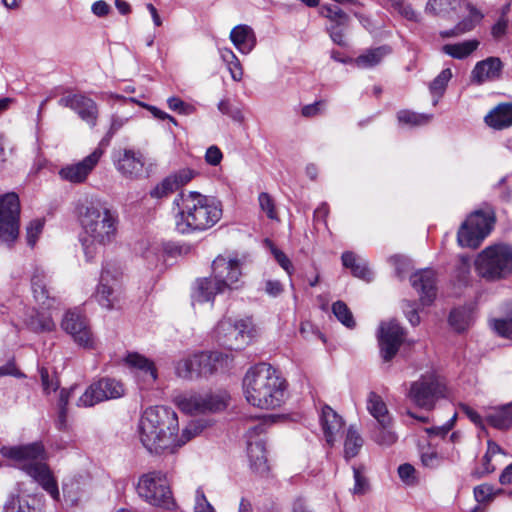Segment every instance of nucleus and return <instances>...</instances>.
I'll list each match as a JSON object with an SVG mask.
<instances>
[{"mask_svg":"<svg viewBox=\"0 0 512 512\" xmlns=\"http://www.w3.org/2000/svg\"><path fill=\"white\" fill-rule=\"evenodd\" d=\"M179 422L174 410L166 406L148 407L141 415L137 433L143 447L151 454L175 452Z\"/></svg>","mask_w":512,"mask_h":512,"instance_id":"f257e3e1","label":"nucleus"},{"mask_svg":"<svg viewBox=\"0 0 512 512\" xmlns=\"http://www.w3.org/2000/svg\"><path fill=\"white\" fill-rule=\"evenodd\" d=\"M246 401L260 409H275L285 400L287 383L270 364L259 363L249 368L243 381Z\"/></svg>","mask_w":512,"mask_h":512,"instance_id":"f03ea898","label":"nucleus"},{"mask_svg":"<svg viewBox=\"0 0 512 512\" xmlns=\"http://www.w3.org/2000/svg\"><path fill=\"white\" fill-rule=\"evenodd\" d=\"M83 229L80 241L88 260H92L111 243L117 233V216L100 203H90L80 212Z\"/></svg>","mask_w":512,"mask_h":512,"instance_id":"7ed1b4c3","label":"nucleus"},{"mask_svg":"<svg viewBox=\"0 0 512 512\" xmlns=\"http://www.w3.org/2000/svg\"><path fill=\"white\" fill-rule=\"evenodd\" d=\"M175 202L179 206L176 225L181 232L207 230L222 217L221 203L199 192L181 194Z\"/></svg>","mask_w":512,"mask_h":512,"instance_id":"20e7f679","label":"nucleus"},{"mask_svg":"<svg viewBox=\"0 0 512 512\" xmlns=\"http://www.w3.org/2000/svg\"><path fill=\"white\" fill-rule=\"evenodd\" d=\"M1 453L3 456L14 460L15 466L38 482L53 499H59L57 482L48 466L43 462L46 454L41 442L14 447H2Z\"/></svg>","mask_w":512,"mask_h":512,"instance_id":"39448f33","label":"nucleus"},{"mask_svg":"<svg viewBox=\"0 0 512 512\" xmlns=\"http://www.w3.org/2000/svg\"><path fill=\"white\" fill-rule=\"evenodd\" d=\"M477 273L486 279L495 280L512 273V247L496 244L486 247L475 261Z\"/></svg>","mask_w":512,"mask_h":512,"instance_id":"423d86ee","label":"nucleus"},{"mask_svg":"<svg viewBox=\"0 0 512 512\" xmlns=\"http://www.w3.org/2000/svg\"><path fill=\"white\" fill-rule=\"evenodd\" d=\"M229 395L226 391L187 393L175 399L178 408L191 415L220 412L226 409Z\"/></svg>","mask_w":512,"mask_h":512,"instance_id":"0eeeda50","label":"nucleus"},{"mask_svg":"<svg viewBox=\"0 0 512 512\" xmlns=\"http://www.w3.org/2000/svg\"><path fill=\"white\" fill-rule=\"evenodd\" d=\"M254 331L250 318L238 320L224 318L215 329L218 341L230 350L243 349L253 338Z\"/></svg>","mask_w":512,"mask_h":512,"instance_id":"6e6552de","label":"nucleus"},{"mask_svg":"<svg viewBox=\"0 0 512 512\" xmlns=\"http://www.w3.org/2000/svg\"><path fill=\"white\" fill-rule=\"evenodd\" d=\"M138 495L153 506L171 508L174 500L166 476L161 472H149L139 478Z\"/></svg>","mask_w":512,"mask_h":512,"instance_id":"1a4fd4ad","label":"nucleus"},{"mask_svg":"<svg viewBox=\"0 0 512 512\" xmlns=\"http://www.w3.org/2000/svg\"><path fill=\"white\" fill-rule=\"evenodd\" d=\"M445 385L435 373L422 375L414 381L408 393L410 400L418 407L431 410L438 399L444 397Z\"/></svg>","mask_w":512,"mask_h":512,"instance_id":"9d476101","label":"nucleus"},{"mask_svg":"<svg viewBox=\"0 0 512 512\" xmlns=\"http://www.w3.org/2000/svg\"><path fill=\"white\" fill-rule=\"evenodd\" d=\"M125 395L124 384L114 378H101L90 384L77 400L78 407H92L100 402L118 399Z\"/></svg>","mask_w":512,"mask_h":512,"instance_id":"9b49d317","label":"nucleus"},{"mask_svg":"<svg viewBox=\"0 0 512 512\" xmlns=\"http://www.w3.org/2000/svg\"><path fill=\"white\" fill-rule=\"evenodd\" d=\"M492 218L482 211L470 214L457 233V241L462 247L477 248L492 228Z\"/></svg>","mask_w":512,"mask_h":512,"instance_id":"f8f14e48","label":"nucleus"},{"mask_svg":"<svg viewBox=\"0 0 512 512\" xmlns=\"http://www.w3.org/2000/svg\"><path fill=\"white\" fill-rule=\"evenodd\" d=\"M20 202L15 193L0 196V240L14 242L19 235Z\"/></svg>","mask_w":512,"mask_h":512,"instance_id":"ddd939ff","label":"nucleus"},{"mask_svg":"<svg viewBox=\"0 0 512 512\" xmlns=\"http://www.w3.org/2000/svg\"><path fill=\"white\" fill-rule=\"evenodd\" d=\"M265 429V422L263 420H258L248 426L246 432L247 455L250 461V466L258 473L268 471L265 443L263 439L260 438V435L265 432Z\"/></svg>","mask_w":512,"mask_h":512,"instance_id":"4468645a","label":"nucleus"},{"mask_svg":"<svg viewBox=\"0 0 512 512\" xmlns=\"http://www.w3.org/2000/svg\"><path fill=\"white\" fill-rule=\"evenodd\" d=\"M61 327L79 346L85 348L93 347L94 339L88 321L78 311H67L61 321Z\"/></svg>","mask_w":512,"mask_h":512,"instance_id":"2eb2a0df","label":"nucleus"},{"mask_svg":"<svg viewBox=\"0 0 512 512\" xmlns=\"http://www.w3.org/2000/svg\"><path fill=\"white\" fill-rule=\"evenodd\" d=\"M378 343L384 361H390L398 352L403 340V328L396 321L382 322L378 330Z\"/></svg>","mask_w":512,"mask_h":512,"instance_id":"dca6fc26","label":"nucleus"},{"mask_svg":"<svg viewBox=\"0 0 512 512\" xmlns=\"http://www.w3.org/2000/svg\"><path fill=\"white\" fill-rule=\"evenodd\" d=\"M241 275V262L237 258L219 255L212 263V276L227 290L238 287Z\"/></svg>","mask_w":512,"mask_h":512,"instance_id":"f3484780","label":"nucleus"},{"mask_svg":"<svg viewBox=\"0 0 512 512\" xmlns=\"http://www.w3.org/2000/svg\"><path fill=\"white\" fill-rule=\"evenodd\" d=\"M58 104L62 107L70 108L75 111L77 115L90 127L96 126L99 111L98 105L93 99L80 93L68 94L61 97Z\"/></svg>","mask_w":512,"mask_h":512,"instance_id":"a211bd4d","label":"nucleus"},{"mask_svg":"<svg viewBox=\"0 0 512 512\" xmlns=\"http://www.w3.org/2000/svg\"><path fill=\"white\" fill-rule=\"evenodd\" d=\"M94 298L101 307L107 310L116 308L119 302V284L117 277L107 267L102 269Z\"/></svg>","mask_w":512,"mask_h":512,"instance_id":"6ab92c4d","label":"nucleus"},{"mask_svg":"<svg viewBox=\"0 0 512 512\" xmlns=\"http://www.w3.org/2000/svg\"><path fill=\"white\" fill-rule=\"evenodd\" d=\"M124 361L134 372L140 389H148L155 383L157 370L151 360L137 352H131L127 354Z\"/></svg>","mask_w":512,"mask_h":512,"instance_id":"aec40b11","label":"nucleus"},{"mask_svg":"<svg viewBox=\"0 0 512 512\" xmlns=\"http://www.w3.org/2000/svg\"><path fill=\"white\" fill-rule=\"evenodd\" d=\"M102 155L103 150L101 148H96L83 160L61 168L59 175L63 180L69 181L71 183H83L87 179L88 175L96 167Z\"/></svg>","mask_w":512,"mask_h":512,"instance_id":"412c9836","label":"nucleus"},{"mask_svg":"<svg viewBox=\"0 0 512 512\" xmlns=\"http://www.w3.org/2000/svg\"><path fill=\"white\" fill-rule=\"evenodd\" d=\"M31 289L35 301L43 309L57 308L60 304L59 299L52 295L48 287V277L42 268L36 267L31 275Z\"/></svg>","mask_w":512,"mask_h":512,"instance_id":"4be33fe9","label":"nucleus"},{"mask_svg":"<svg viewBox=\"0 0 512 512\" xmlns=\"http://www.w3.org/2000/svg\"><path fill=\"white\" fill-rule=\"evenodd\" d=\"M411 286L419 294L423 305H430L437 293L436 274L431 269H422L410 276Z\"/></svg>","mask_w":512,"mask_h":512,"instance_id":"5701e85b","label":"nucleus"},{"mask_svg":"<svg viewBox=\"0 0 512 512\" xmlns=\"http://www.w3.org/2000/svg\"><path fill=\"white\" fill-rule=\"evenodd\" d=\"M503 63L498 57H488L477 62L471 71L470 81L476 85H482L501 77Z\"/></svg>","mask_w":512,"mask_h":512,"instance_id":"b1692460","label":"nucleus"},{"mask_svg":"<svg viewBox=\"0 0 512 512\" xmlns=\"http://www.w3.org/2000/svg\"><path fill=\"white\" fill-rule=\"evenodd\" d=\"M144 168V161L139 152L125 149L116 162V169L125 177L138 178Z\"/></svg>","mask_w":512,"mask_h":512,"instance_id":"393cba45","label":"nucleus"},{"mask_svg":"<svg viewBox=\"0 0 512 512\" xmlns=\"http://www.w3.org/2000/svg\"><path fill=\"white\" fill-rule=\"evenodd\" d=\"M321 426L324 432L326 442L333 446L337 434L342 430L344 421L331 407L324 406L320 416Z\"/></svg>","mask_w":512,"mask_h":512,"instance_id":"a878e982","label":"nucleus"},{"mask_svg":"<svg viewBox=\"0 0 512 512\" xmlns=\"http://www.w3.org/2000/svg\"><path fill=\"white\" fill-rule=\"evenodd\" d=\"M485 123L495 129L503 130L512 126V102H503L495 106L484 118Z\"/></svg>","mask_w":512,"mask_h":512,"instance_id":"bb28decb","label":"nucleus"},{"mask_svg":"<svg viewBox=\"0 0 512 512\" xmlns=\"http://www.w3.org/2000/svg\"><path fill=\"white\" fill-rule=\"evenodd\" d=\"M464 8L468 12V14L460 22H458L457 25L452 29L441 31L440 36L442 38L460 36L464 33L473 30L476 24L480 22L483 15L475 7L467 3L464 5Z\"/></svg>","mask_w":512,"mask_h":512,"instance_id":"cd10ccee","label":"nucleus"},{"mask_svg":"<svg viewBox=\"0 0 512 512\" xmlns=\"http://www.w3.org/2000/svg\"><path fill=\"white\" fill-rule=\"evenodd\" d=\"M226 290L213 276L203 278L197 281L193 299L198 303L213 301L217 294L224 293Z\"/></svg>","mask_w":512,"mask_h":512,"instance_id":"c85d7f7f","label":"nucleus"},{"mask_svg":"<svg viewBox=\"0 0 512 512\" xmlns=\"http://www.w3.org/2000/svg\"><path fill=\"white\" fill-rule=\"evenodd\" d=\"M230 39L235 47L244 54L250 53L256 45L253 29L247 25H238L230 33Z\"/></svg>","mask_w":512,"mask_h":512,"instance_id":"c756f323","label":"nucleus"},{"mask_svg":"<svg viewBox=\"0 0 512 512\" xmlns=\"http://www.w3.org/2000/svg\"><path fill=\"white\" fill-rule=\"evenodd\" d=\"M220 354L218 352H202L193 355L191 363H193L195 376H206L212 374L216 369Z\"/></svg>","mask_w":512,"mask_h":512,"instance_id":"7c9ffc66","label":"nucleus"},{"mask_svg":"<svg viewBox=\"0 0 512 512\" xmlns=\"http://www.w3.org/2000/svg\"><path fill=\"white\" fill-rule=\"evenodd\" d=\"M480 45L477 39H469L454 44H445L441 50L444 54L458 60L466 59L475 52Z\"/></svg>","mask_w":512,"mask_h":512,"instance_id":"2f4dec72","label":"nucleus"},{"mask_svg":"<svg viewBox=\"0 0 512 512\" xmlns=\"http://www.w3.org/2000/svg\"><path fill=\"white\" fill-rule=\"evenodd\" d=\"M28 329L36 333L51 332L55 329V323L48 313L33 310L25 319Z\"/></svg>","mask_w":512,"mask_h":512,"instance_id":"473e14b6","label":"nucleus"},{"mask_svg":"<svg viewBox=\"0 0 512 512\" xmlns=\"http://www.w3.org/2000/svg\"><path fill=\"white\" fill-rule=\"evenodd\" d=\"M391 52L388 46L372 48L359 55L354 63L358 68H371L378 65Z\"/></svg>","mask_w":512,"mask_h":512,"instance_id":"72a5a7b5","label":"nucleus"},{"mask_svg":"<svg viewBox=\"0 0 512 512\" xmlns=\"http://www.w3.org/2000/svg\"><path fill=\"white\" fill-rule=\"evenodd\" d=\"M367 410L376 419L377 423L384 424L392 420L382 397L375 392H370L368 395Z\"/></svg>","mask_w":512,"mask_h":512,"instance_id":"f704fd0d","label":"nucleus"},{"mask_svg":"<svg viewBox=\"0 0 512 512\" xmlns=\"http://www.w3.org/2000/svg\"><path fill=\"white\" fill-rule=\"evenodd\" d=\"M372 439L375 443L383 447H389L398 440V435L393 430V420L387 423H377L373 432Z\"/></svg>","mask_w":512,"mask_h":512,"instance_id":"c9c22d12","label":"nucleus"},{"mask_svg":"<svg viewBox=\"0 0 512 512\" xmlns=\"http://www.w3.org/2000/svg\"><path fill=\"white\" fill-rule=\"evenodd\" d=\"M487 422L497 429L510 428L512 426V402L490 412Z\"/></svg>","mask_w":512,"mask_h":512,"instance_id":"e433bc0d","label":"nucleus"},{"mask_svg":"<svg viewBox=\"0 0 512 512\" xmlns=\"http://www.w3.org/2000/svg\"><path fill=\"white\" fill-rule=\"evenodd\" d=\"M457 8H462L460 0H428L425 11L435 16L447 17Z\"/></svg>","mask_w":512,"mask_h":512,"instance_id":"4c0bfd02","label":"nucleus"},{"mask_svg":"<svg viewBox=\"0 0 512 512\" xmlns=\"http://www.w3.org/2000/svg\"><path fill=\"white\" fill-rule=\"evenodd\" d=\"M363 446V439L354 428L350 426L348 428L345 442H344V457L348 461L358 455L360 449Z\"/></svg>","mask_w":512,"mask_h":512,"instance_id":"58836bf2","label":"nucleus"},{"mask_svg":"<svg viewBox=\"0 0 512 512\" xmlns=\"http://www.w3.org/2000/svg\"><path fill=\"white\" fill-rule=\"evenodd\" d=\"M220 56L223 62L226 64L231 78L237 82L241 81L243 78V69L239 59L234 54V52L229 48H222L220 49Z\"/></svg>","mask_w":512,"mask_h":512,"instance_id":"ea45409f","label":"nucleus"},{"mask_svg":"<svg viewBox=\"0 0 512 512\" xmlns=\"http://www.w3.org/2000/svg\"><path fill=\"white\" fill-rule=\"evenodd\" d=\"M452 78V71L450 68L443 69L429 84L430 93L433 96H436L433 104L436 105L438 103V99L443 96L448 82Z\"/></svg>","mask_w":512,"mask_h":512,"instance_id":"a19ab883","label":"nucleus"},{"mask_svg":"<svg viewBox=\"0 0 512 512\" xmlns=\"http://www.w3.org/2000/svg\"><path fill=\"white\" fill-rule=\"evenodd\" d=\"M398 122L402 125L415 127L428 124L431 119V114H420L410 110H401L397 113Z\"/></svg>","mask_w":512,"mask_h":512,"instance_id":"79ce46f5","label":"nucleus"},{"mask_svg":"<svg viewBox=\"0 0 512 512\" xmlns=\"http://www.w3.org/2000/svg\"><path fill=\"white\" fill-rule=\"evenodd\" d=\"M76 387L73 386L70 389H61L59 400H58V416L56 420V426L59 430H65L67 428V406L70 397Z\"/></svg>","mask_w":512,"mask_h":512,"instance_id":"37998d69","label":"nucleus"},{"mask_svg":"<svg viewBox=\"0 0 512 512\" xmlns=\"http://www.w3.org/2000/svg\"><path fill=\"white\" fill-rule=\"evenodd\" d=\"M332 312L335 317L346 327L354 328L355 320L353 318L352 312L343 301H336L332 305Z\"/></svg>","mask_w":512,"mask_h":512,"instance_id":"c03bdc74","label":"nucleus"},{"mask_svg":"<svg viewBox=\"0 0 512 512\" xmlns=\"http://www.w3.org/2000/svg\"><path fill=\"white\" fill-rule=\"evenodd\" d=\"M510 9L511 4H505L501 9V13L497 21L492 26L491 34L495 39H501L506 34L509 23L508 13L510 12Z\"/></svg>","mask_w":512,"mask_h":512,"instance_id":"a18cd8bd","label":"nucleus"},{"mask_svg":"<svg viewBox=\"0 0 512 512\" xmlns=\"http://www.w3.org/2000/svg\"><path fill=\"white\" fill-rule=\"evenodd\" d=\"M203 429V426L198 424L197 422H190L182 431V434L178 436V432H176V445L175 451L186 444L193 437L198 435Z\"/></svg>","mask_w":512,"mask_h":512,"instance_id":"49530a36","label":"nucleus"},{"mask_svg":"<svg viewBox=\"0 0 512 512\" xmlns=\"http://www.w3.org/2000/svg\"><path fill=\"white\" fill-rule=\"evenodd\" d=\"M176 189L173 185V181L170 180L169 176L164 178L160 183H158L153 189L150 190L149 195L151 198L154 199H162L173 192H175Z\"/></svg>","mask_w":512,"mask_h":512,"instance_id":"de8ad7c7","label":"nucleus"},{"mask_svg":"<svg viewBox=\"0 0 512 512\" xmlns=\"http://www.w3.org/2000/svg\"><path fill=\"white\" fill-rule=\"evenodd\" d=\"M449 323L457 332H462L469 325V316L465 310L454 309L450 313Z\"/></svg>","mask_w":512,"mask_h":512,"instance_id":"09e8293b","label":"nucleus"},{"mask_svg":"<svg viewBox=\"0 0 512 512\" xmlns=\"http://www.w3.org/2000/svg\"><path fill=\"white\" fill-rule=\"evenodd\" d=\"M44 219L32 220L26 228V240L30 247H34L44 227Z\"/></svg>","mask_w":512,"mask_h":512,"instance_id":"8fccbe9b","label":"nucleus"},{"mask_svg":"<svg viewBox=\"0 0 512 512\" xmlns=\"http://www.w3.org/2000/svg\"><path fill=\"white\" fill-rule=\"evenodd\" d=\"M387 4L407 20L417 21L416 12L404 0H387Z\"/></svg>","mask_w":512,"mask_h":512,"instance_id":"3c124183","label":"nucleus"},{"mask_svg":"<svg viewBox=\"0 0 512 512\" xmlns=\"http://www.w3.org/2000/svg\"><path fill=\"white\" fill-rule=\"evenodd\" d=\"M493 328L500 336L512 340V308L505 319L493 321Z\"/></svg>","mask_w":512,"mask_h":512,"instance_id":"603ef678","label":"nucleus"},{"mask_svg":"<svg viewBox=\"0 0 512 512\" xmlns=\"http://www.w3.org/2000/svg\"><path fill=\"white\" fill-rule=\"evenodd\" d=\"M3 512H34V508L20 497L10 496L5 503Z\"/></svg>","mask_w":512,"mask_h":512,"instance_id":"864d4df0","label":"nucleus"},{"mask_svg":"<svg viewBox=\"0 0 512 512\" xmlns=\"http://www.w3.org/2000/svg\"><path fill=\"white\" fill-rule=\"evenodd\" d=\"M258 202H259L260 209L264 213H266V215L269 219H272V220L278 219L277 212L275 209L274 200L268 193H266V192L260 193L258 196Z\"/></svg>","mask_w":512,"mask_h":512,"instance_id":"5fc2aeb1","label":"nucleus"},{"mask_svg":"<svg viewBox=\"0 0 512 512\" xmlns=\"http://www.w3.org/2000/svg\"><path fill=\"white\" fill-rule=\"evenodd\" d=\"M194 176L195 173L193 170L184 168L169 175V178L171 181H173L175 189L178 190L182 186L186 185L189 181H191Z\"/></svg>","mask_w":512,"mask_h":512,"instance_id":"6e6d98bb","label":"nucleus"},{"mask_svg":"<svg viewBox=\"0 0 512 512\" xmlns=\"http://www.w3.org/2000/svg\"><path fill=\"white\" fill-rule=\"evenodd\" d=\"M40 376L42 381V387L46 394H50L51 392H55L59 386L60 382L56 376H49V372L46 368L42 367L40 369Z\"/></svg>","mask_w":512,"mask_h":512,"instance_id":"4d7b16f0","label":"nucleus"},{"mask_svg":"<svg viewBox=\"0 0 512 512\" xmlns=\"http://www.w3.org/2000/svg\"><path fill=\"white\" fill-rule=\"evenodd\" d=\"M325 16L334 21L338 26H345L348 22L347 14L338 6L333 5L325 8Z\"/></svg>","mask_w":512,"mask_h":512,"instance_id":"13d9d810","label":"nucleus"},{"mask_svg":"<svg viewBox=\"0 0 512 512\" xmlns=\"http://www.w3.org/2000/svg\"><path fill=\"white\" fill-rule=\"evenodd\" d=\"M143 257L150 267H157L164 254L159 246H151L144 252Z\"/></svg>","mask_w":512,"mask_h":512,"instance_id":"bf43d9fd","label":"nucleus"},{"mask_svg":"<svg viewBox=\"0 0 512 512\" xmlns=\"http://www.w3.org/2000/svg\"><path fill=\"white\" fill-rule=\"evenodd\" d=\"M176 373L181 378H193L195 377L193 363L191 358H185L180 360L176 365Z\"/></svg>","mask_w":512,"mask_h":512,"instance_id":"052dcab7","label":"nucleus"},{"mask_svg":"<svg viewBox=\"0 0 512 512\" xmlns=\"http://www.w3.org/2000/svg\"><path fill=\"white\" fill-rule=\"evenodd\" d=\"M194 510L195 512H215L212 505L207 501L201 488L196 490Z\"/></svg>","mask_w":512,"mask_h":512,"instance_id":"680f3d73","label":"nucleus"},{"mask_svg":"<svg viewBox=\"0 0 512 512\" xmlns=\"http://www.w3.org/2000/svg\"><path fill=\"white\" fill-rule=\"evenodd\" d=\"M271 252L275 258V260L277 261V263L289 274L291 275L294 268H293V265L290 261V259L285 255L284 252H282L281 250H279L278 248L272 246L271 247Z\"/></svg>","mask_w":512,"mask_h":512,"instance_id":"e2e57ef3","label":"nucleus"},{"mask_svg":"<svg viewBox=\"0 0 512 512\" xmlns=\"http://www.w3.org/2000/svg\"><path fill=\"white\" fill-rule=\"evenodd\" d=\"M300 333L303 336V338L307 340H311L313 337L321 339L323 342H325L324 335L315 328L310 322H303L300 326Z\"/></svg>","mask_w":512,"mask_h":512,"instance_id":"0e129e2a","label":"nucleus"},{"mask_svg":"<svg viewBox=\"0 0 512 512\" xmlns=\"http://www.w3.org/2000/svg\"><path fill=\"white\" fill-rule=\"evenodd\" d=\"M474 496L477 502L490 501L493 498V487L482 484L474 488Z\"/></svg>","mask_w":512,"mask_h":512,"instance_id":"69168bd1","label":"nucleus"},{"mask_svg":"<svg viewBox=\"0 0 512 512\" xmlns=\"http://www.w3.org/2000/svg\"><path fill=\"white\" fill-rule=\"evenodd\" d=\"M421 460L424 466L435 468L441 464L442 457L436 451L428 450L422 453Z\"/></svg>","mask_w":512,"mask_h":512,"instance_id":"338daca9","label":"nucleus"},{"mask_svg":"<svg viewBox=\"0 0 512 512\" xmlns=\"http://www.w3.org/2000/svg\"><path fill=\"white\" fill-rule=\"evenodd\" d=\"M291 512H314V510L306 498L298 496L291 503Z\"/></svg>","mask_w":512,"mask_h":512,"instance_id":"774afa93","label":"nucleus"}]
</instances>
